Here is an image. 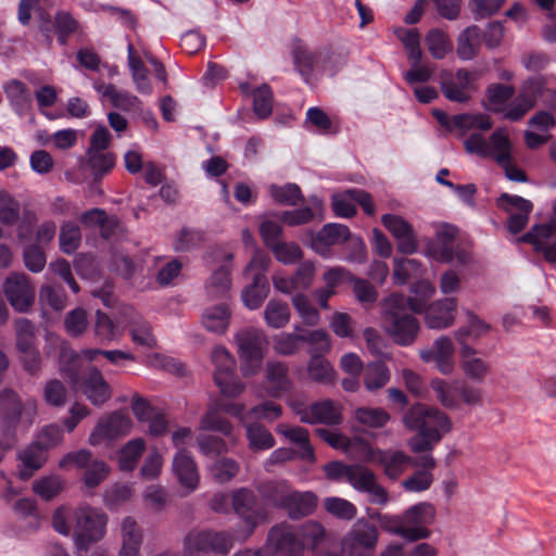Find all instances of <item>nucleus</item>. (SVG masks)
Returning <instances> with one entry per match:
<instances>
[{"label":"nucleus","instance_id":"5","mask_svg":"<svg viewBox=\"0 0 556 556\" xmlns=\"http://www.w3.org/2000/svg\"><path fill=\"white\" fill-rule=\"evenodd\" d=\"M73 539L77 549L87 551L90 544L105 535L108 516L101 509L81 505L73 513Z\"/></svg>","mask_w":556,"mask_h":556},{"label":"nucleus","instance_id":"30","mask_svg":"<svg viewBox=\"0 0 556 556\" xmlns=\"http://www.w3.org/2000/svg\"><path fill=\"white\" fill-rule=\"evenodd\" d=\"M293 382L288 366L278 361H268L265 366V391L270 397H281L290 393Z\"/></svg>","mask_w":556,"mask_h":556},{"label":"nucleus","instance_id":"51","mask_svg":"<svg viewBox=\"0 0 556 556\" xmlns=\"http://www.w3.org/2000/svg\"><path fill=\"white\" fill-rule=\"evenodd\" d=\"M268 294V281L252 280L251 283L242 289L241 300L248 309L255 311L262 306Z\"/></svg>","mask_w":556,"mask_h":556},{"label":"nucleus","instance_id":"26","mask_svg":"<svg viewBox=\"0 0 556 556\" xmlns=\"http://www.w3.org/2000/svg\"><path fill=\"white\" fill-rule=\"evenodd\" d=\"M497 205L509 214L507 227L514 235L519 233L527 226L533 208L529 200L508 193H503L497 199Z\"/></svg>","mask_w":556,"mask_h":556},{"label":"nucleus","instance_id":"22","mask_svg":"<svg viewBox=\"0 0 556 556\" xmlns=\"http://www.w3.org/2000/svg\"><path fill=\"white\" fill-rule=\"evenodd\" d=\"M477 79L475 73L464 68L458 70L455 75L446 71L440 75L441 89L445 98L460 103L470 99Z\"/></svg>","mask_w":556,"mask_h":556},{"label":"nucleus","instance_id":"16","mask_svg":"<svg viewBox=\"0 0 556 556\" xmlns=\"http://www.w3.org/2000/svg\"><path fill=\"white\" fill-rule=\"evenodd\" d=\"M519 241L532 245L533 251L546 263L556 266V223L536 224Z\"/></svg>","mask_w":556,"mask_h":556},{"label":"nucleus","instance_id":"61","mask_svg":"<svg viewBox=\"0 0 556 556\" xmlns=\"http://www.w3.org/2000/svg\"><path fill=\"white\" fill-rule=\"evenodd\" d=\"M64 488V480L55 475L37 479L33 483V491L45 501H50L61 493Z\"/></svg>","mask_w":556,"mask_h":556},{"label":"nucleus","instance_id":"39","mask_svg":"<svg viewBox=\"0 0 556 556\" xmlns=\"http://www.w3.org/2000/svg\"><path fill=\"white\" fill-rule=\"evenodd\" d=\"M18 459L21 462L18 475L22 479H28L46 463L47 450L35 441L18 454Z\"/></svg>","mask_w":556,"mask_h":556},{"label":"nucleus","instance_id":"2","mask_svg":"<svg viewBox=\"0 0 556 556\" xmlns=\"http://www.w3.org/2000/svg\"><path fill=\"white\" fill-rule=\"evenodd\" d=\"M328 546L325 528L317 521L304 522L298 531L291 526H274L267 535L266 552L275 556H304L311 551L314 556H341L339 552L325 549Z\"/></svg>","mask_w":556,"mask_h":556},{"label":"nucleus","instance_id":"43","mask_svg":"<svg viewBox=\"0 0 556 556\" xmlns=\"http://www.w3.org/2000/svg\"><path fill=\"white\" fill-rule=\"evenodd\" d=\"M458 380L447 381L441 378H433L430 387L435 395L437 401L445 408H458Z\"/></svg>","mask_w":556,"mask_h":556},{"label":"nucleus","instance_id":"27","mask_svg":"<svg viewBox=\"0 0 556 556\" xmlns=\"http://www.w3.org/2000/svg\"><path fill=\"white\" fill-rule=\"evenodd\" d=\"M383 226L394 237L397 250L404 254H413L418 249L417 236L413 226L402 216L386 214L381 217Z\"/></svg>","mask_w":556,"mask_h":556},{"label":"nucleus","instance_id":"49","mask_svg":"<svg viewBox=\"0 0 556 556\" xmlns=\"http://www.w3.org/2000/svg\"><path fill=\"white\" fill-rule=\"evenodd\" d=\"M268 193L275 203L286 206H295L303 200L300 187L292 182L285 185L271 184L268 186Z\"/></svg>","mask_w":556,"mask_h":556},{"label":"nucleus","instance_id":"21","mask_svg":"<svg viewBox=\"0 0 556 556\" xmlns=\"http://www.w3.org/2000/svg\"><path fill=\"white\" fill-rule=\"evenodd\" d=\"M48 341L53 343H60V366L62 372H64L73 386H78L79 383V371L81 368V361L87 359L89 362L93 361L98 355H103L104 350L99 349H86L80 353L74 352L68 345L60 340L56 336H49L47 338Z\"/></svg>","mask_w":556,"mask_h":556},{"label":"nucleus","instance_id":"37","mask_svg":"<svg viewBox=\"0 0 556 556\" xmlns=\"http://www.w3.org/2000/svg\"><path fill=\"white\" fill-rule=\"evenodd\" d=\"M97 92L104 99L108 100L114 108L123 111L131 112L140 109V100L127 92L118 90L114 85H94Z\"/></svg>","mask_w":556,"mask_h":556},{"label":"nucleus","instance_id":"7","mask_svg":"<svg viewBox=\"0 0 556 556\" xmlns=\"http://www.w3.org/2000/svg\"><path fill=\"white\" fill-rule=\"evenodd\" d=\"M263 492L270 503L286 509L292 518L312 514L317 503L314 493L295 491L286 481L273 482Z\"/></svg>","mask_w":556,"mask_h":556},{"label":"nucleus","instance_id":"42","mask_svg":"<svg viewBox=\"0 0 556 556\" xmlns=\"http://www.w3.org/2000/svg\"><path fill=\"white\" fill-rule=\"evenodd\" d=\"M240 89L244 94L253 98V110L260 118H266L270 115L273 109V93L267 85H261L253 88L249 83L240 84Z\"/></svg>","mask_w":556,"mask_h":556},{"label":"nucleus","instance_id":"44","mask_svg":"<svg viewBox=\"0 0 556 556\" xmlns=\"http://www.w3.org/2000/svg\"><path fill=\"white\" fill-rule=\"evenodd\" d=\"M3 89L13 110L18 115H24L31 104V94L25 84L17 79H12L4 84Z\"/></svg>","mask_w":556,"mask_h":556},{"label":"nucleus","instance_id":"23","mask_svg":"<svg viewBox=\"0 0 556 556\" xmlns=\"http://www.w3.org/2000/svg\"><path fill=\"white\" fill-rule=\"evenodd\" d=\"M3 292L17 312H27L35 301V289L25 274L9 275L3 283Z\"/></svg>","mask_w":556,"mask_h":556},{"label":"nucleus","instance_id":"12","mask_svg":"<svg viewBox=\"0 0 556 556\" xmlns=\"http://www.w3.org/2000/svg\"><path fill=\"white\" fill-rule=\"evenodd\" d=\"M232 546V539L226 532L193 530L184 540V556H203L207 553L225 556Z\"/></svg>","mask_w":556,"mask_h":556},{"label":"nucleus","instance_id":"60","mask_svg":"<svg viewBox=\"0 0 556 556\" xmlns=\"http://www.w3.org/2000/svg\"><path fill=\"white\" fill-rule=\"evenodd\" d=\"M331 207L338 217H352L356 213L355 189L333 193L331 197Z\"/></svg>","mask_w":556,"mask_h":556},{"label":"nucleus","instance_id":"4","mask_svg":"<svg viewBox=\"0 0 556 556\" xmlns=\"http://www.w3.org/2000/svg\"><path fill=\"white\" fill-rule=\"evenodd\" d=\"M240 358V369L244 377L258 374L268 349V338L264 330L247 327L239 330L235 337Z\"/></svg>","mask_w":556,"mask_h":556},{"label":"nucleus","instance_id":"20","mask_svg":"<svg viewBox=\"0 0 556 556\" xmlns=\"http://www.w3.org/2000/svg\"><path fill=\"white\" fill-rule=\"evenodd\" d=\"M222 409L236 418L245 427L247 438L249 441L250 450L254 452L266 451L271 448L276 441L273 434L260 424H250L244 415L243 404H224Z\"/></svg>","mask_w":556,"mask_h":556},{"label":"nucleus","instance_id":"55","mask_svg":"<svg viewBox=\"0 0 556 556\" xmlns=\"http://www.w3.org/2000/svg\"><path fill=\"white\" fill-rule=\"evenodd\" d=\"M128 65L137 90L142 94H151L152 86L148 78V70L135 55L132 45H128Z\"/></svg>","mask_w":556,"mask_h":556},{"label":"nucleus","instance_id":"54","mask_svg":"<svg viewBox=\"0 0 556 556\" xmlns=\"http://www.w3.org/2000/svg\"><path fill=\"white\" fill-rule=\"evenodd\" d=\"M146 448L142 439L137 438L128 441L119 451L118 466L123 471H131L136 468L139 458Z\"/></svg>","mask_w":556,"mask_h":556},{"label":"nucleus","instance_id":"64","mask_svg":"<svg viewBox=\"0 0 556 556\" xmlns=\"http://www.w3.org/2000/svg\"><path fill=\"white\" fill-rule=\"evenodd\" d=\"M306 129L317 134H328L332 128V122L329 115L317 106L309 108L305 114Z\"/></svg>","mask_w":556,"mask_h":556},{"label":"nucleus","instance_id":"33","mask_svg":"<svg viewBox=\"0 0 556 556\" xmlns=\"http://www.w3.org/2000/svg\"><path fill=\"white\" fill-rule=\"evenodd\" d=\"M350 235V229L343 224H326L313 238L311 245L316 253L327 257L330 253V247L346 242Z\"/></svg>","mask_w":556,"mask_h":556},{"label":"nucleus","instance_id":"3","mask_svg":"<svg viewBox=\"0 0 556 556\" xmlns=\"http://www.w3.org/2000/svg\"><path fill=\"white\" fill-rule=\"evenodd\" d=\"M403 422L409 430L418 431L408 442L416 453L431 450L452 430V421L444 412L425 404L413 405L404 415Z\"/></svg>","mask_w":556,"mask_h":556},{"label":"nucleus","instance_id":"41","mask_svg":"<svg viewBox=\"0 0 556 556\" xmlns=\"http://www.w3.org/2000/svg\"><path fill=\"white\" fill-rule=\"evenodd\" d=\"M465 314L467 317V325L459 327L454 332V338L459 346L470 345L468 343L469 339L478 340L491 330V326L471 311H466Z\"/></svg>","mask_w":556,"mask_h":556},{"label":"nucleus","instance_id":"24","mask_svg":"<svg viewBox=\"0 0 556 556\" xmlns=\"http://www.w3.org/2000/svg\"><path fill=\"white\" fill-rule=\"evenodd\" d=\"M543 81L540 78H530L526 80L519 94L501 113L503 117L509 121H519L534 105L536 99L542 94Z\"/></svg>","mask_w":556,"mask_h":556},{"label":"nucleus","instance_id":"36","mask_svg":"<svg viewBox=\"0 0 556 556\" xmlns=\"http://www.w3.org/2000/svg\"><path fill=\"white\" fill-rule=\"evenodd\" d=\"M231 320V311L226 303L207 306L201 316L202 326L210 332L223 334Z\"/></svg>","mask_w":556,"mask_h":556},{"label":"nucleus","instance_id":"53","mask_svg":"<svg viewBox=\"0 0 556 556\" xmlns=\"http://www.w3.org/2000/svg\"><path fill=\"white\" fill-rule=\"evenodd\" d=\"M321 203L314 201L311 206L301 207L298 210L286 211L281 214L280 220L288 226H301L313 222L317 216H320Z\"/></svg>","mask_w":556,"mask_h":556},{"label":"nucleus","instance_id":"62","mask_svg":"<svg viewBox=\"0 0 556 556\" xmlns=\"http://www.w3.org/2000/svg\"><path fill=\"white\" fill-rule=\"evenodd\" d=\"M324 506L330 515L342 520H352L357 514V508L352 502L338 496L325 498Z\"/></svg>","mask_w":556,"mask_h":556},{"label":"nucleus","instance_id":"11","mask_svg":"<svg viewBox=\"0 0 556 556\" xmlns=\"http://www.w3.org/2000/svg\"><path fill=\"white\" fill-rule=\"evenodd\" d=\"M401 516L403 539L415 542L431 535L429 527L435 520L437 510L431 503L420 502L405 509Z\"/></svg>","mask_w":556,"mask_h":556},{"label":"nucleus","instance_id":"48","mask_svg":"<svg viewBox=\"0 0 556 556\" xmlns=\"http://www.w3.org/2000/svg\"><path fill=\"white\" fill-rule=\"evenodd\" d=\"M124 327L112 320L106 314L97 311L94 323V334L100 343L117 341L122 338Z\"/></svg>","mask_w":556,"mask_h":556},{"label":"nucleus","instance_id":"59","mask_svg":"<svg viewBox=\"0 0 556 556\" xmlns=\"http://www.w3.org/2000/svg\"><path fill=\"white\" fill-rule=\"evenodd\" d=\"M207 469L213 479L220 483H225L229 482L238 475L240 465L232 458L222 457L214 460Z\"/></svg>","mask_w":556,"mask_h":556},{"label":"nucleus","instance_id":"38","mask_svg":"<svg viewBox=\"0 0 556 556\" xmlns=\"http://www.w3.org/2000/svg\"><path fill=\"white\" fill-rule=\"evenodd\" d=\"M276 432L298 446V454L302 459L315 460L314 451L308 440V431L305 428L279 424Z\"/></svg>","mask_w":556,"mask_h":556},{"label":"nucleus","instance_id":"45","mask_svg":"<svg viewBox=\"0 0 556 556\" xmlns=\"http://www.w3.org/2000/svg\"><path fill=\"white\" fill-rule=\"evenodd\" d=\"M390 369L381 361L368 363L363 370L364 386L370 392L382 389L390 381Z\"/></svg>","mask_w":556,"mask_h":556},{"label":"nucleus","instance_id":"28","mask_svg":"<svg viewBox=\"0 0 556 556\" xmlns=\"http://www.w3.org/2000/svg\"><path fill=\"white\" fill-rule=\"evenodd\" d=\"M459 366L464 376L477 383H482L491 374L489 361L471 345L459 346Z\"/></svg>","mask_w":556,"mask_h":556},{"label":"nucleus","instance_id":"57","mask_svg":"<svg viewBox=\"0 0 556 556\" xmlns=\"http://www.w3.org/2000/svg\"><path fill=\"white\" fill-rule=\"evenodd\" d=\"M426 45L430 54L437 60L444 59L453 50V45L448 36L438 28L428 31Z\"/></svg>","mask_w":556,"mask_h":556},{"label":"nucleus","instance_id":"63","mask_svg":"<svg viewBox=\"0 0 556 556\" xmlns=\"http://www.w3.org/2000/svg\"><path fill=\"white\" fill-rule=\"evenodd\" d=\"M292 54L294 64L302 76L308 75L318 66L319 54L312 52L301 43H296L293 47Z\"/></svg>","mask_w":556,"mask_h":556},{"label":"nucleus","instance_id":"56","mask_svg":"<svg viewBox=\"0 0 556 556\" xmlns=\"http://www.w3.org/2000/svg\"><path fill=\"white\" fill-rule=\"evenodd\" d=\"M355 420L368 428H382L390 421V414L380 407H358L354 410Z\"/></svg>","mask_w":556,"mask_h":556},{"label":"nucleus","instance_id":"13","mask_svg":"<svg viewBox=\"0 0 556 556\" xmlns=\"http://www.w3.org/2000/svg\"><path fill=\"white\" fill-rule=\"evenodd\" d=\"M232 506L243 520V526L236 531V539L245 541L260 522L266 521V514L256 506L255 495L248 489H239L233 492Z\"/></svg>","mask_w":556,"mask_h":556},{"label":"nucleus","instance_id":"17","mask_svg":"<svg viewBox=\"0 0 556 556\" xmlns=\"http://www.w3.org/2000/svg\"><path fill=\"white\" fill-rule=\"evenodd\" d=\"M37 415V403L27 400L22 403L18 395L12 390L0 393V419L12 425L24 422L30 425Z\"/></svg>","mask_w":556,"mask_h":556},{"label":"nucleus","instance_id":"1","mask_svg":"<svg viewBox=\"0 0 556 556\" xmlns=\"http://www.w3.org/2000/svg\"><path fill=\"white\" fill-rule=\"evenodd\" d=\"M410 295L405 299L401 293H392L382 302V327L401 345L412 344L419 331L418 320L407 312V305L414 313H422L435 293L434 285L420 278L409 287Z\"/></svg>","mask_w":556,"mask_h":556},{"label":"nucleus","instance_id":"8","mask_svg":"<svg viewBox=\"0 0 556 556\" xmlns=\"http://www.w3.org/2000/svg\"><path fill=\"white\" fill-rule=\"evenodd\" d=\"M214 365V380L226 397H237L244 391L243 382L235 375L236 359L232 354L222 345L212 351Z\"/></svg>","mask_w":556,"mask_h":556},{"label":"nucleus","instance_id":"35","mask_svg":"<svg viewBox=\"0 0 556 556\" xmlns=\"http://www.w3.org/2000/svg\"><path fill=\"white\" fill-rule=\"evenodd\" d=\"M84 394L93 405H102L111 397V388L97 368H91L81 383Z\"/></svg>","mask_w":556,"mask_h":556},{"label":"nucleus","instance_id":"10","mask_svg":"<svg viewBox=\"0 0 556 556\" xmlns=\"http://www.w3.org/2000/svg\"><path fill=\"white\" fill-rule=\"evenodd\" d=\"M379 540L378 528L368 520L357 519L341 540V552L350 556H372Z\"/></svg>","mask_w":556,"mask_h":556},{"label":"nucleus","instance_id":"50","mask_svg":"<svg viewBox=\"0 0 556 556\" xmlns=\"http://www.w3.org/2000/svg\"><path fill=\"white\" fill-rule=\"evenodd\" d=\"M515 93L513 86H506L501 84H492L488 87L485 92V106L489 111L494 113H501L505 110L508 100Z\"/></svg>","mask_w":556,"mask_h":556},{"label":"nucleus","instance_id":"14","mask_svg":"<svg viewBox=\"0 0 556 556\" xmlns=\"http://www.w3.org/2000/svg\"><path fill=\"white\" fill-rule=\"evenodd\" d=\"M232 258V253L222 247L212 249L205 256L206 263H222L205 283L206 295L210 299H223L228 294L231 288L230 271Z\"/></svg>","mask_w":556,"mask_h":556},{"label":"nucleus","instance_id":"58","mask_svg":"<svg viewBox=\"0 0 556 556\" xmlns=\"http://www.w3.org/2000/svg\"><path fill=\"white\" fill-rule=\"evenodd\" d=\"M291 303L298 316L305 325L316 326L319 324L320 314L306 294L301 292L294 294L291 299Z\"/></svg>","mask_w":556,"mask_h":556},{"label":"nucleus","instance_id":"32","mask_svg":"<svg viewBox=\"0 0 556 556\" xmlns=\"http://www.w3.org/2000/svg\"><path fill=\"white\" fill-rule=\"evenodd\" d=\"M457 312V300L445 298L430 303L425 313V321L431 329H445L453 325Z\"/></svg>","mask_w":556,"mask_h":556},{"label":"nucleus","instance_id":"15","mask_svg":"<svg viewBox=\"0 0 556 556\" xmlns=\"http://www.w3.org/2000/svg\"><path fill=\"white\" fill-rule=\"evenodd\" d=\"M132 428V420L127 413L116 410L99 419L89 435V444L98 446L127 435Z\"/></svg>","mask_w":556,"mask_h":556},{"label":"nucleus","instance_id":"29","mask_svg":"<svg viewBox=\"0 0 556 556\" xmlns=\"http://www.w3.org/2000/svg\"><path fill=\"white\" fill-rule=\"evenodd\" d=\"M172 469L185 494L194 492L200 483L198 466L187 450L176 452Z\"/></svg>","mask_w":556,"mask_h":556},{"label":"nucleus","instance_id":"19","mask_svg":"<svg viewBox=\"0 0 556 556\" xmlns=\"http://www.w3.org/2000/svg\"><path fill=\"white\" fill-rule=\"evenodd\" d=\"M348 483L355 491L368 494L372 504L384 506L389 502L387 490L377 482L376 475L363 465H351Z\"/></svg>","mask_w":556,"mask_h":556},{"label":"nucleus","instance_id":"52","mask_svg":"<svg viewBox=\"0 0 556 556\" xmlns=\"http://www.w3.org/2000/svg\"><path fill=\"white\" fill-rule=\"evenodd\" d=\"M480 47V29L478 26H469L458 36L457 55L464 61L475 58Z\"/></svg>","mask_w":556,"mask_h":556},{"label":"nucleus","instance_id":"6","mask_svg":"<svg viewBox=\"0 0 556 556\" xmlns=\"http://www.w3.org/2000/svg\"><path fill=\"white\" fill-rule=\"evenodd\" d=\"M464 146L467 152L490 157L498 165H507L514 156V147L506 128H497L489 139L473 132L465 140Z\"/></svg>","mask_w":556,"mask_h":556},{"label":"nucleus","instance_id":"47","mask_svg":"<svg viewBox=\"0 0 556 556\" xmlns=\"http://www.w3.org/2000/svg\"><path fill=\"white\" fill-rule=\"evenodd\" d=\"M291 318V311L288 303L271 299L265 306L264 320L269 328L281 329L286 327Z\"/></svg>","mask_w":556,"mask_h":556},{"label":"nucleus","instance_id":"25","mask_svg":"<svg viewBox=\"0 0 556 556\" xmlns=\"http://www.w3.org/2000/svg\"><path fill=\"white\" fill-rule=\"evenodd\" d=\"M300 420L305 424L339 425L342 417V405L332 400L313 403L304 408H294Z\"/></svg>","mask_w":556,"mask_h":556},{"label":"nucleus","instance_id":"9","mask_svg":"<svg viewBox=\"0 0 556 556\" xmlns=\"http://www.w3.org/2000/svg\"><path fill=\"white\" fill-rule=\"evenodd\" d=\"M457 229L448 224L435 226V233L426 247V255L441 263L466 264L470 255L455 248Z\"/></svg>","mask_w":556,"mask_h":556},{"label":"nucleus","instance_id":"40","mask_svg":"<svg viewBox=\"0 0 556 556\" xmlns=\"http://www.w3.org/2000/svg\"><path fill=\"white\" fill-rule=\"evenodd\" d=\"M410 463V457L402 451L378 450L376 463L383 468L390 479L400 477Z\"/></svg>","mask_w":556,"mask_h":556},{"label":"nucleus","instance_id":"34","mask_svg":"<svg viewBox=\"0 0 556 556\" xmlns=\"http://www.w3.org/2000/svg\"><path fill=\"white\" fill-rule=\"evenodd\" d=\"M121 541L118 556H140L143 534L142 529L132 517L123 519Z\"/></svg>","mask_w":556,"mask_h":556},{"label":"nucleus","instance_id":"31","mask_svg":"<svg viewBox=\"0 0 556 556\" xmlns=\"http://www.w3.org/2000/svg\"><path fill=\"white\" fill-rule=\"evenodd\" d=\"M122 320L129 326V333L132 342L147 350L155 346L156 340L152 333L151 326L130 306L121 308Z\"/></svg>","mask_w":556,"mask_h":556},{"label":"nucleus","instance_id":"46","mask_svg":"<svg viewBox=\"0 0 556 556\" xmlns=\"http://www.w3.org/2000/svg\"><path fill=\"white\" fill-rule=\"evenodd\" d=\"M426 268L414 258H395L393 268V280L397 285H405L410 279L422 278Z\"/></svg>","mask_w":556,"mask_h":556},{"label":"nucleus","instance_id":"18","mask_svg":"<svg viewBox=\"0 0 556 556\" xmlns=\"http://www.w3.org/2000/svg\"><path fill=\"white\" fill-rule=\"evenodd\" d=\"M419 357L425 363H433L442 375L448 376L455 371V344L447 336H440L431 346L420 349Z\"/></svg>","mask_w":556,"mask_h":556}]
</instances>
